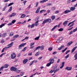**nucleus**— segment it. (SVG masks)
<instances>
[{
  "label": "nucleus",
  "instance_id": "3",
  "mask_svg": "<svg viewBox=\"0 0 77 77\" xmlns=\"http://www.w3.org/2000/svg\"><path fill=\"white\" fill-rule=\"evenodd\" d=\"M16 54L15 53H13L11 55V58L12 59H14L16 57Z\"/></svg>",
  "mask_w": 77,
  "mask_h": 77
},
{
  "label": "nucleus",
  "instance_id": "54",
  "mask_svg": "<svg viewBox=\"0 0 77 77\" xmlns=\"http://www.w3.org/2000/svg\"><path fill=\"white\" fill-rule=\"evenodd\" d=\"M74 25V23H72V25H71L69 26V27H72V26H73Z\"/></svg>",
  "mask_w": 77,
  "mask_h": 77
},
{
  "label": "nucleus",
  "instance_id": "26",
  "mask_svg": "<svg viewBox=\"0 0 77 77\" xmlns=\"http://www.w3.org/2000/svg\"><path fill=\"white\" fill-rule=\"evenodd\" d=\"M34 62H35V60L32 61L29 64V66H31V65H32V64Z\"/></svg>",
  "mask_w": 77,
  "mask_h": 77
},
{
  "label": "nucleus",
  "instance_id": "59",
  "mask_svg": "<svg viewBox=\"0 0 77 77\" xmlns=\"http://www.w3.org/2000/svg\"><path fill=\"white\" fill-rule=\"evenodd\" d=\"M62 39H63V38L62 37H61L59 38V40L60 41H62Z\"/></svg>",
  "mask_w": 77,
  "mask_h": 77
},
{
  "label": "nucleus",
  "instance_id": "20",
  "mask_svg": "<svg viewBox=\"0 0 77 77\" xmlns=\"http://www.w3.org/2000/svg\"><path fill=\"white\" fill-rule=\"evenodd\" d=\"M38 22H39V20L37 21L35 23V26H37L39 25V24H38Z\"/></svg>",
  "mask_w": 77,
  "mask_h": 77
},
{
  "label": "nucleus",
  "instance_id": "34",
  "mask_svg": "<svg viewBox=\"0 0 77 77\" xmlns=\"http://www.w3.org/2000/svg\"><path fill=\"white\" fill-rule=\"evenodd\" d=\"M75 21V20L73 21L72 22H71L70 23H69V24L68 25V26H69V25H71V24H72V23H74V22Z\"/></svg>",
  "mask_w": 77,
  "mask_h": 77
},
{
  "label": "nucleus",
  "instance_id": "41",
  "mask_svg": "<svg viewBox=\"0 0 77 77\" xmlns=\"http://www.w3.org/2000/svg\"><path fill=\"white\" fill-rule=\"evenodd\" d=\"M59 71V69H56V70L54 72V73H55L56 72H57V71Z\"/></svg>",
  "mask_w": 77,
  "mask_h": 77
},
{
  "label": "nucleus",
  "instance_id": "23",
  "mask_svg": "<svg viewBox=\"0 0 77 77\" xmlns=\"http://www.w3.org/2000/svg\"><path fill=\"white\" fill-rule=\"evenodd\" d=\"M46 20V21H47V22H48V23H50V22L51 21V20L50 19H47Z\"/></svg>",
  "mask_w": 77,
  "mask_h": 77
},
{
  "label": "nucleus",
  "instance_id": "58",
  "mask_svg": "<svg viewBox=\"0 0 77 77\" xmlns=\"http://www.w3.org/2000/svg\"><path fill=\"white\" fill-rule=\"evenodd\" d=\"M40 9H41V7H39L37 8V10H38V11H39V10H40Z\"/></svg>",
  "mask_w": 77,
  "mask_h": 77
},
{
  "label": "nucleus",
  "instance_id": "47",
  "mask_svg": "<svg viewBox=\"0 0 77 77\" xmlns=\"http://www.w3.org/2000/svg\"><path fill=\"white\" fill-rule=\"evenodd\" d=\"M6 9V6L4 8H3V9H2V11H5Z\"/></svg>",
  "mask_w": 77,
  "mask_h": 77
},
{
  "label": "nucleus",
  "instance_id": "14",
  "mask_svg": "<svg viewBox=\"0 0 77 77\" xmlns=\"http://www.w3.org/2000/svg\"><path fill=\"white\" fill-rule=\"evenodd\" d=\"M72 42H70L68 43L67 44V46H69V45L72 44Z\"/></svg>",
  "mask_w": 77,
  "mask_h": 77
},
{
  "label": "nucleus",
  "instance_id": "46",
  "mask_svg": "<svg viewBox=\"0 0 77 77\" xmlns=\"http://www.w3.org/2000/svg\"><path fill=\"white\" fill-rule=\"evenodd\" d=\"M71 0H68L67 1V3H71Z\"/></svg>",
  "mask_w": 77,
  "mask_h": 77
},
{
  "label": "nucleus",
  "instance_id": "43",
  "mask_svg": "<svg viewBox=\"0 0 77 77\" xmlns=\"http://www.w3.org/2000/svg\"><path fill=\"white\" fill-rule=\"evenodd\" d=\"M53 50V48H49L48 49V50H49V51H51Z\"/></svg>",
  "mask_w": 77,
  "mask_h": 77
},
{
  "label": "nucleus",
  "instance_id": "52",
  "mask_svg": "<svg viewBox=\"0 0 77 77\" xmlns=\"http://www.w3.org/2000/svg\"><path fill=\"white\" fill-rule=\"evenodd\" d=\"M26 2H27V1H25L23 2V3L24 4V5H26Z\"/></svg>",
  "mask_w": 77,
  "mask_h": 77
},
{
  "label": "nucleus",
  "instance_id": "48",
  "mask_svg": "<svg viewBox=\"0 0 77 77\" xmlns=\"http://www.w3.org/2000/svg\"><path fill=\"white\" fill-rule=\"evenodd\" d=\"M44 2H45V1H44V0L40 1V3H44Z\"/></svg>",
  "mask_w": 77,
  "mask_h": 77
},
{
  "label": "nucleus",
  "instance_id": "60",
  "mask_svg": "<svg viewBox=\"0 0 77 77\" xmlns=\"http://www.w3.org/2000/svg\"><path fill=\"white\" fill-rule=\"evenodd\" d=\"M25 14H29V11H27L25 12Z\"/></svg>",
  "mask_w": 77,
  "mask_h": 77
},
{
  "label": "nucleus",
  "instance_id": "29",
  "mask_svg": "<svg viewBox=\"0 0 77 77\" xmlns=\"http://www.w3.org/2000/svg\"><path fill=\"white\" fill-rule=\"evenodd\" d=\"M47 23V20H45L43 21V23H42V24H44Z\"/></svg>",
  "mask_w": 77,
  "mask_h": 77
},
{
  "label": "nucleus",
  "instance_id": "27",
  "mask_svg": "<svg viewBox=\"0 0 77 77\" xmlns=\"http://www.w3.org/2000/svg\"><path fill=\"white\" fill-rule=\"evenodd\" d=\"M14 32H11L9 35L10 36H13V35H14Z\"/></svg>",
  "mask_w": 77,
  "mask_h": 77
},
{
  "label": "nucleus",
  "instance_id": "16",
  "mask_svg": "<svg viewBox=\"0 0 77 77\" xmlns=\"http://www.w3.org/2000/svg\"><path fill=\"white\" fill-rule=\"evenodd\" d=\"M6 35H7V33H5L2 34V36L3 37V38H4V37H5V36H6Z\"/></svg>",
  "mask_w": 77,
  "mask_h": 77
},
{
  "label": "nucleus",
  "instance_id": "57",
  "mask_svg": "<svg viewBox=\"0 0 77 77\" xmlns=\"http://www.w3.org/2000/svg\"><path fill=\"white\" fill-rule=\"evenodd\" d=\"M4 68V66H2L0 69V70L1 71H2V70Z\"/></svg>",
  "mask_w": 77,
  "mask_h": 77
},
{
  "label": "nucleus",
  "instance_id": "64",
  "mask_svg": "<svg viewBox=\"0 0 77 77\" xmlns=\"http://www.w3.org/2000/svg\"><path fill=\"white\" fill-rule=\"evenodd\" d=\"M74 57H77V53L75 55Z\"/></svg>",
  "mask_w": 77,
  "mask_h": 77
},
{
  "label": "nucleus",
  "instance_id": "33",
  "mask_svg": "<svg viewBox=\"0 0 77 77\" xmlns=\"http://www.w3.org/2000/svg\"><path fill=\"white\" fill-rule=\"evenodd\" d=\"M40 37V36H39L36 38H34L35 40H38V39H39Z\"/></svg>",
  "mask_w": 77,
  "mask_h": 77
},
{
  "label": "nucleus",
  "instance_id": "18",
  "mask_svg": "<svg viewBox=\"0 0 77 77\" xmlns=\"http://www.w3.org/2000/svg\"><path fill=\"white\" fill-rule=\"evenodd\" d=\"M12 7L11 6L9 8V9L8 10V12H11L12 11Z\"/></svg>",
  "mask_w": 77,
  "mask_h": 77
},
{
  "label": "nucleus",
  "instance_id": "15",
  "mask_svg": "<svg viewBox=\"0 0 77 77\" xmlns=\"http://www.w3.org/2000/svg\"><path fill=\"white\" fill-rule=\"evenodd\" d=\"M40 48L41 50H43L44 49V47L43 45L40 46Z\"/></svg>",
  "mask_w": 77,
  "mask_h": 77
},
{
  "label": "nucleus",
  "instance_id": "32",
  "mask_svg": "<svg viewBox=\"0 0 77 77\" xmlns=\"http://www.w3.org/2000/svg\"><path fill=\"white\" fill-rule=\"evenodd\" d=\"M34 27H35V24L34 23H33L31 25V29L33 28Z\"/></svg>",
  "mask_w": 77,
  "mask_h": 77
},
{
  "label": "nucleus",
  "instance_id": "45",
  "mask_svg": "<svg viewBox=\"0 0 77 77\" xmlns=\"http://www.w3.org/2000/svg\"><path fill=\"white\" fill-rule=\"evenodd\" d=\"M69 54H68L65 57V58L66 59H68V57H69Z\"/></svg>",
  "mask_w": 77,
  "mask_h": 77
},
{
  "label": "nucleus",
  "instance_id": "7",
  "mask_svg": "<svg viewBox=\"0 0 77 77\" xmlns=\"http://www.w3.org/2000/svg\"><path fill=\"white\" fill-rule=\"evenodd\" d=\"M13 44H14V43L13 42H12L10 44L8 45H7L8 48H10L11 47H12L13 46Z\"/></svg>",
  "mask_w": 77,
  "mask_h": 77
},
{
  "label": "nucleus",
  "instance_id": "51",
  "mask_svg": "<svg viewBox=\"0 0 77 77\" xmlns=\"http://www.w3.org/2000/svg\"><path fill=\"white\" fill-rule=\"evenodd\" d=\"M54 70H51L50 71L49 73H52V72H54Z\"/></svg>",
  "mask_w": 77,
  "mask_h": 77
},
{
  "label": "nucleus",
  "instance_id": "22",
  "mask_svg": "<svg viewBox=\"0 0 77 77\" xmlns=\"http://www.w3.org/2000/svg\"><path fill=\"white\" fill-rule=\"evenodd\" d=\"M56 17H55V16L54 15H53L51 16V18L52 20H54V19H55Z\"/></svg>",
  "mask_w": 77,
  "mask_h": 77
},
{
  "label": "nucleus",
  "instance_id": "1",
  "mask_svg": "<svg viewBox=\"0 0 77 77\" xmlns=\"http://www.w3.org/2000/svg\"><path fill=\"white\" fill-rule=\"evenodd\" d=\"M60 24H61V23H60L59 24L57 25H56L55 26H54V27L51 30V31H53L56 28V27H60Z\"/></svg>",
  "mask_w": 77,
  "mask_h": 77
},
{
  "label": "nucleus",
  "instance_id": "17",
  "mask_svg": "<svg viewBox=\"0 0 77 77\" xmlns=\"http://www.w3.org/2000/svg\"><path fill=\"white\" fill-rule=\"evenodd\" d=\"M67 22H68V21H65L63 23V25L64 26H66L67 25Z\"/></svg>",
  "mask_w": 77,
  "mask_h": 77
},
{
  "label": "nucleus",
  "instance_id": "39",
  "mask_svg": "<svg viewBox=\"0 0 77 77\" xmlns=\"http://www.w3.org/2000/svg\"><path fill=\"white\" fill-rule=\"evenodd\" d=\"M63 29L62 28H61L58 29V31L59 32H61L62 31H63Z\"/></svg>",
  "mask_w": 77,
  "mask_h": 77
},
{
  "label": "nucleus",
  "instance_id": "6",
  "mask_svg": "<svg viewBox=\"0 0 77 77\" xmlns=\"http://www.w3.org/2000/svg\"><path fill=\"white\" fill-rule=\"evenodd\" d=\"M72 69V67H69L67 66L65 68V69H66V70H67V71H71Z\"/></svg>",
  "mask_w": 77,
  "mask_h": 77
},
{
  "label": "nucleus",
  "instance_id": "12",
  "mask_svg": "<svg viewBox=\"0 0 77 77\" xmlns=\"http://www.w3.org/2000/svg\"><path fill=\"white\" fill-rule=\"evenodd\" d=\"M75 9V7H71L70 8V11H74Z\"/></svg>",
  "mask_w": 77,
  "mask_h": 77
},
{
  "label": "nucleus",
  "instance_id": "30",
  "mask_svg": "<svg viewBox=\"0 0 77 77\" xmlns=\"http://www.w3.org/2000/svg\"><path fill=\"white\" fill-rule=\"evenodd\" d=\"M46 11V10H41L40 11V13H42V12H45Z\"/></svg>",
  "mask_w": 77,
  "mask_h": 77
},
{
  "label": "nucleus",
  "instance_id": "9",
  "mask_svg": "<svg viewBox=\"0 0 77 77\" xmlns=\"http://www.w3.org/2000/svg\"><path fill=\"white\" fill-rule=\"evenodd\" d=\"M28 61V59H25L23 61V64H26V63Z\"/></svg>",
  "mask_w": 77,
  "mask_h": 77
},
{
  "label": "nucleus",
  "instance_id": "11",
  "mask_svg": "<svg viewBox=\"0 0 77 77\" xmlns=\"http://www.w3.org/2000/svg\"><path fill=\"white\" fill-rule=\"evenodd\" d=\"M64 47H65V46L63 45H62L58 48V50H62V49Z\"/></svg>",
  "mask_w": 77,
  "mask_h": 77
},
{
  "label": "nucleus",
  "instance_id": "38",
  "mask_svg": "<svg viewBox=\"0 0 77 77\" xmlns=\"http://www.w3.org/2000/svg\"><path fill=\"white\" fill-rule=\"evenodd\" d=\"M67 48H66L64 49L62 51V53H64V52H65V51L67 50Z\"/></svg>",
  "mask_w": 77,
  "mask_h": 77
},
{
  "label": "nucleus",
  "instance_id": "19",
  "mask_svg": "<svg viewBox=\"0 0 77 77\" xmlns=\"http://www.w3.org/2000/svg\"><path fill=\"white\" fill-rule=\"evenodd\" d=\"M26 15L24 14H22V15H21V16L20 17L21 18H24V17H26Z\"/></svg>",
  "mask_w": 77,
  "mask_h": 77
},
{
  "label": "nucleus",
  "instance_id": "63",
  "mask_svg": "<svg viewBox=\"0 0 77 77\" xmlns=\"http://www.w3.org/2000/svg\"><path fill=\"white\" fill-rule=\"evenodd\" d=\"M14 77H20V75H16L15 76H14Z\"/></svg>",
  "mask_w": 77,
  "mask_h": 77
},
{
  "label": "nucleus",
  "instance_id": "37",
  "mask_svg": "<svg viewBox=\"0 0 77 77\" xmlns=\"http://www.w3.org/2000/svg\"><path fill=\"white\" fill-rule=\"evenodd\" d=\"M56 8L55 7H53L52 8V11H54L56 9Z\"/></svg>",
  "mask_w": 77,
  "mask_h": 77
},
{
  "label": "nucleus",
  "instance_id": "36",
  "mask_svg": "<svg viewBox=\"0 0 77 77\" xmlns=\"http://www.w3.org/2000/svg\"><path fill=\"white\" fill-rule=\"evenodd\" d=\"M51 63H48V64H47L46 65V66H50V65H51Z\"/></svg>",
  "mask_w": 77,
  "mask_h": 77
},
{
  "label": "nucleus",
  "instance_id": "35",
  "mask_svg": "<svg viewBox=\"0 0 77 77\" xmlns=\"http://www.w3.org/2000/svg\"><path fill=\"white\" fill-rule=\"evenodd\" d=\"M14 3L13 2L10 3L8 5V7H9V6H11V5H14Z\"/></svg>",
  "mask_w": 77,
  "mask_h": 77
},
{
  "label": "nucleus",
  "instance_id": "13",
  "mask_svg": "<svg viewBox=\"0 0 77 77\" xmlns=\"http://www.w3.org/2000/svg\"><path fill=\"white\" fill-rule=\"evenodd\" d=\"M77 48V46H76L75 47H74L72 50V51H71V53H73V52H74V51H75V50Z\"/></svg>",
  "mask_w": 77,
  "mask_h": 77
},
{
  "label": "nucleus",
  "instance_id": "53",
  "mask_svg": "<svg viewBox=\"0 0 77 77\" xmlns=\"http://www.w3.org/2000/svg\"><path fill=\"white\" fill-rule=\"evenodd\" d=\"M38 20H39V17H37V18L35 19L34 20L35 21H37Z\"/></svg>",
  "mask_w": 77,
  "mask_h": 77
},
{
  "label": "nucleus",
  "instance_id": "56",
  "mask_svg": "<svg viewBox=\"0 0 77 77\" xmlns=\"http://www.w3.org/2000/svg\"><path fill=\"white\" fill-rule=\"evenodd\" d=\"M39 4V2H37L36 3V6H35V7H37L38 6V4Z\"/></svg>",
  "mask_w": 77,
  "mask_h": 77
},
{
  "label": "nucleus",
  "instance_id": "31",
  "mask_svg": "<svg viewBox=\"0 0 77 77\" xmlns=\"http://www.w3.org/2000/svg\"><path fill=\"white\" fill-rule=\"evenodd\" d=\"M18 36H19L18 35H14V36H13V38H18Z\"/></svg>",
  "mask_w": 77,
  "mask_h": 77
},
{
  "label": "nucleus",
  "instance_id": "44",
  "mask_svg": "<svg viewBox=\"0 0 77 77\" xmlns=\"http://www.w3.org/2000/svg\"><path fill=\"white\" fill-rule=\"evenodd\" d=\"M26 48H27V47H25L22 50V51H26Z\"/></svg>",
  "mask_w": 77,
  "mask_h": 77
},
{
  "label": "nucleus",
  "instance_id": "8",
  "mask_svg": "<svg viewBox=\"0 0 77 77\" xmlns=\"http://www.w3.org/2000/svg\"><path fill=\"white\" fill-rule=\"evenodd\" d=\"M71 12V11L69 10H66L64 12V14H68L69 13Z\"/></svg>",
  "mask_w": 77,
  "mask_h": 77
},
{
  "label": "nucleus",
  "instance_id": "61",
  "mask_svg": "<svg viewBox=\"0 0 77 77\" xmlns=\"http://www.w3.org/2000/svg\"><path fill=\"white\" fill-rule=\"evenodd\" d=\"M8 26H11V25H12V23H8Z\"/></svg>",
  "mask_w": 77,
  "mask_h": 77
},
{
  "label": "nucleus",
  "instance_id": "2",
  "mask_svg": "<svg viewBox=\"0 0 77 77\" xmlns=\"http://www.w3.org/2000/svg\"><path fill=\"white\" fill-rule=\"evenodd\" d=\"M26 43H23L21 44H20L19 46H18V49H21L22 48V47L24 45H26Z\"/></svg>",
  "mask_w": 77,
  "mask_h": 77
},
{
  "label": "nucleus",
  "instance_id": "25",
  "mask_svg": "<svg viewBox=\"0 0 77 77\" xmlns=\"http://www.w3.org/2000/svg\"><path fill=\"white\" fill-rule=\"evenodd\" d=\"M5 26V23H3L0 25V28H2L3 26Z\"/></svg>",
  "mask_w": 77,
  "mask_h": 77
},
{
  "label": "nucleus",
  "instance_id": "21",
  "mask_svg": "<svg viewBox=\"0 0 77 77\" xmlns=\"http://www.w3.org/2000/svg\"><path fill=\"white\" fill-rule=\"evenodd\" d=\"M8 66H9V65L6 64L4 65V67L5 68H8Z\"/></svg>",
  "mask_w": 77,
  "mask_h": 77
},
{
  "label": "nucleus",
  "instance_id": "55",
  "mask_svg": "<svg viewBox=\"0 0 77 77\" xmlns=\"http://www.w3.org/2000/svg\"><path fill=\"white\" fill-rule=\"evenodd\" d=\"M73 31H72L69 33V35H71V34H72L73 33Z\"/></svg>",
  "mask_w": 77,
  "mask_h": 77
},
{
  "label": "nucleus",
  "instance_id": "5",
  "mask_svg": "<svg viewBox=\"0 0 77 77\" xmlns=\"http://www.w3.org/2000/svg\"><path fill=\"white\" fill-rule=\"evenodd\" d=\"M17 69V68H16V67H12L11 68V71H16Z\"/></svg>",
  "mask_w": 77,
  "mask_h": 77
},
{
  "label": "nucleus",
  "instance_id": "28",
  "mask_svg": "<svg viewBox=\"0 0 77 77\" xmlns=\"http://www.w3.org/2000/svg\"><path fill=\"white\" fill-rule=\"evenodd\" d=\"M51 5H52V4L50 3H48L46 5V6H51Z\"/></svg>",
  "mask_w": 77,
  "mask_h": 77
},
{
  "label": "nucleus",
  "instance_id": "49",
  "mask_svg": "<svg viewBox=\"0 0 77 77\" xmlns=\"http://www.w3.org/2000/svg\"><path fill=\"white\" fill-rule=\"evenodd\" d=\"M53 36H54V38H57V35H53Z\"/></svg>",
  "mask_w": 77,
  "mask_h": 77
},
{
  "label": "nucleus",
  "instance_id": "62",
  "mask_svg": "<svg viewBox=\"0 0 77 77\" xmlns=\"http://www.w3.org/2000/svg\"><path fill=\"white\" fill-rule=\"evenodd\" d=\"M1 43H4L5 42V40H2L1 42Z\"/></svg>",
  "mask_w": 77,
  "mask_h": 77
},
{
  "label": "nucleus",
  "instance_id": "10",
  "mask_svg": "<svg viewBox=\"0 0 77 77\" xmlns=\"http://www.w3.org/2000/svg\"><path fill=\"white\" fill-rule=\"evenodd\" d=\"M16 15V13H12L11 15L9 16V17H10L11 18V17H14L15 15Z\"/></svg>",
  "mask_w": 77,
  "mask_h": 77
},
{
  "label": "nucleus",
  "instance_id": "24",
  "mask_svg": "<svg viewBox=\"0 0 77 77\" xmlns=\"http://www.w3.org/2000/svg\"><path fill=\"white\" fill-rule=\"evenodd\" d=\"M39 48H40V46H38L35 49H34V51L35 52L36 50H38V49H39Z\"/></svg>",
  "mask_w": 77,
  "mask_h": 77
},
{
  "label": "nucleus",
  "instance_id": "42",
  "mask_svg": "<svg viewBox=\"0 0 77 77\" xmlns=\"http://www.w3.org/2000/svg\"><path fill=\"white\" fill-rule=\"evenodd\" d=\"M35 44V43L34 42H33L32 43H31L30 45H29V46L30 47H32V45H34Z\"/></svg>",
  "mask_w": 77,
  "mask_h": 77
},
{
  "label": "nucleus",
  "instance_id": "4",
  "mask_svg": "<svg viewBox=\"0 0 77 77\" xmlns=\"http://www.w3.org/2000/svg\"><path fill=\"white\" fill-rule=\"evenodd\" d=\"M49 60L50 61L49 63L51 64H52V63H53L54 62V58L50 59Z\"/></svg>",
  "mask_w": 77,
  "mask_h": 77
},
{
  "label": "nucleus",
  "instance_id": "40",
  "mask_svg": "<svg viewBox=\"0 0 77 77\" xmlns=\"http://www.w3.org/2000/svg\"><path fill=\"white\" fill-rule=\"evenodd\" d=\"M15 22H16V20H13L11 22V23H12V24H14V23H15Z\"/></svg>",
  "mask_w": 77,
  "mask_h": 77
},
{
  "label": "nucleus",
  "instance_id": "50",
  "mask_svg": "<svg viewBox=\"0 0 77 77\" xmlns=\"http://www.w3.org/2000/svg\"><path fill=\"white\" fill-rule=\"evenodd\" d=\"M39 54V53H38V52H37V53L35 54V56H38Z\"/></svg>",
  "mask_w": 77,
  "mask_h": 77
}]
</instances>
